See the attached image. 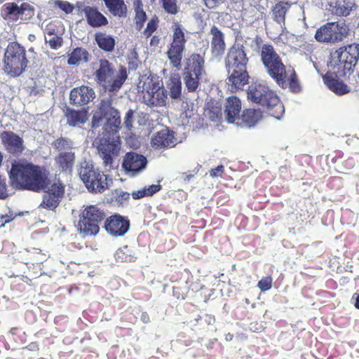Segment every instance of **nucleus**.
<instances>
[{
    "label": "nucleus",
    "instance_id": "obj_1",
    "mask_svg": "<svg viewBox=\"0 0 359 359\" xmlns=\"http://www.w3.org/2000/svg\"><path fill=\"white\" fill-rule=\"evenodd\" d=\"M11 186L18 190L39 192L43 190L39 207L55 210L61 203L65 185L57 180L50 182V171L43 165L34 164L26 160L15 161L8 172Z\"/></svg>",
    "mask_w": 359,
    "mask_h": 359
},
{
    "label": "nucleus",
    "instance_id": "obj_2",
    "mask_svg": "<svg viewBox=\"0 0 359 359\" xmlns=\"http://www.w3.org/2000/svg\"><path fill=\"white\" fill-rule=\"evenodd\" d=\"M112 103L111 99L102 100L91 121L92 128H97L105 119L102 133L95 140L98 154L105 167H111L120 153L121 145L118 135L121 128V117L118 111L112 107Z\"/></svg>",
    "mask_w": 359,
    "mask_h": 359
},
{
    "label": "nucleus",
    "instance_id": "obj_3",
    "mask_svg": "<svg viewBox=\"0 0 359 359\" xmlns=\"http://www.w3.org/2000/svg\"><path fill=\"white\" fill-rule=\"evenodd\" d=\"M260 58L267 74L279 87L283 89L288 88L293 93H299L302 90L295 70L289 69L287 73L286 66L272 45L266 43L262 46Z\"/></svg>",
    "mask_w": 359,
    "mask_h": 359
},
{
    "label": "nucleus",
    "instance_id": "obj_4",
    "mask_svg": "<svg viewBox=\"0 0 359 359\" xmlns=\"http://www.w3.org/2000/svg\"><path fill=\"white\" fill-rule=\"evenodd\" d=\"M247 94L250 100L263 107L269 115L280 119L284 114L283 104L276 93L268 86L252 83L248 86Z\"/></svg>",
    "mask_w": 359,
    "mask_h": 359
},
{
    "label": "nucleus",
    "instance_id": "obj_5",
    "mask_svg": "<svg viewBox=\"0 0 359 359\" xmlns=\"http://www.w3.org/2000/svg\"><path fill=\"white\" fill-rule=\"evenodd\" d=\"M359 60V43L340 47L330 55L329 67L339 76H350Z\"/></svg>",
    "mask_w": 359,
    "mask_h": 359
},
{
    "label": "nucleus",
    "instance_id": "obj_6",
    "mask_svg": "<svg viewBox=\"0 0 359 359\" xmlns=\"http://www.w3.org/2000/svg\"><path fill=\"white\" fill-rule=\"evenodd\" d=\"M97 83L109 92H117L126 81L128 74L126 68L121 67L115 75L113 65L107 59L99 60V67L94 72Z\"/></svg>",
    "mask_w": 359,
    "mask_h": 359
},
{
    "label": "nucleus",
    "instance_id": "obj_7",
    "mask_svg": "<svg viewBox=\"0 0 359 359\" xmlns=\"http://www.w3.org/2000/svg\"><path fill=\"white\" fill-rule=\"evenodd\" d=\"M205 51L199 53L191 54L185 62V67L183 72V79L185 87L188 92L196 91L200 86V81L205 71Z\"/></svg>",
    "mask_w": 359,
    "mask_h": 359
},
{
    "label": "nucleus",
    "instance_id": "obj_8",
    "mask_svg": "<svg viewBox=\"0 0 359 359\" xmlns=\"http://www.w3.org/2000/svg\"><path fill=\"white\" fill-rule=\"evenodd\" d=\"M28 63L25 47L18 42H10L4 53V71L11 76H18L25 70Z\"/></svg>",
    "mask_w": 359,
    "mask_h": 359
},
{
    "label": "nucleus",
    "instance_id": "obj_9",
    "mask_svg": "<svg viewBox=\"0 0 359 359\" xmlns=\"http://www.w3.org/2000/svg\"><path fill=\"white\" fill-rule=\"evenodd\" d=\"M142 102L149 107H163L166 104L168 93L158 77H147L142 86Z\"/></svg>",
    "mask_w": 359,
    "mask_h": 359
},
{
    "label": "nucleus",
    "instance_id": "obj_10",
    "mask_svg": "<svg viewBox=\"0 0 359 359\" xmlns=\"http://www.w3.org/2000/svg\"><path fill=\"white\" fill-rule=\"evenodd\" d=\"M172 28V40L166 54L171 66L179 68L182 64L187 40L183 29L178 22L174 23Z\"/></svg>",
    "mask_w": 359,
    "mask_h": 359
},
{
    "label": "nucleus",
    "instance_id": "obj_11",
    "mask_svg": "<svg viewBox=\"0 0 359 359\" xmlns=\"http://www.w3.org/2000/svg\"><path fill=\"white\" fill-rule=\"evenodd\" d=\"M79 175L90 192L102 193L108 188L107 175L93 165L82 167Z\"/></svg>",
    "mask_w": 359,
    "mask_h": 359
},
{
    "label": "nucleus",
    "instance_id": "obj_12",
    "mask_svg": "<svg viewBox=\"0 0 359 359\" xmlns=\"http://www.w3.org/2000/svg\"><path fill=\"white\" fill-rule=\"evenodd\" d=\"M347 35V29L344 23L327 22L318 28L315 39L320 43H334L343 40Z\"/></svg>",
    "mask_w": 359,
    "mask_h": 359
},
{
    "label": "nucleus",
    "instance_id": "obj_13",
    "mask_svg": "<svg viewBox=\"0 0 359 359\" xmlns=\"http://www.w3.org/2000/svg\"><path fill=\"white\" fill-rule=\"evenodd\" d=\"M248 62L245 48L240 43L230 47L224 60L226 69H247Z\"/></svg>",
    "mask_w": 359,
    "mask_h": 359
},
{
    "label": "nucleus",
    "instance_id": "obj_14",
    "mask_svg": "<svg viewBox=\"0 0 359 359\" xmlns=\"http://www.w3.org/2000/svg\"><path fill=\"white\" fill-rule=\"evenodd\" d=\"M106 231L113 236H122L126 233L130 227V221L126 217L114 214L104 219Z\"/></svg>",
    "mask_w": 359,
    "mask_h": 359
},
{
    "label": "nucleus",
    "instance_id": "obj_15",
    "mask_svg": "<svg viewBox=\"0 0 359 359\" xmlns=\"http://www.w3.org/2000/svg\"><path fill=\"white\" fill-rule=\"evenodd\" d=\"M1 142L6 151L13 156H19L25 149L24 141L13 131L4 130L1 133Z\"/></svg>",
    "mask_w": 359,
    "mask_h": 359
},
{
    "label": "nucleus",
    "instance_id": "obj_16",
    "mask_svg": "<svg viewBox=\"0 0 359 359\" xmlns=\"http://www.w3.org/2000/svg\"><path fill=\"white\" fill-rule=\"evenodd\" d=\"M151 144L156 149H170L177 145V138L174 131L165 128L154 135Z\"/></svg>",
    "mask_w": 359,
    "mask_h": 359
},
{
    "label": "nucleus",
    "instance_id": "obj_17",
    "mask_svg": "<svg viewBox=\"0 0 359 359\" xmlns=\"http://www.w3.org/2000/svg\"><path fill=\"white\" fill-rule=\"evenodd\" d=\"M226 72L228 73L226 83L231 92L243 90L248 83L250 76L247 69H226Z\"/></svg>",
    "mask_w": 359,
    "mask_h": 359
},
{
    "label": "nucleus",
    "instance_id": "obj_18",
    "mask_svg": "<svg viewBox=\"0 0 359 359\" xmlns=\"http://www.w3.org/2000/svg\"><path fill=\"white\" fill-rule=\"evenodd\" d=\"M147 164V158L142 154L129 151L125 154L122 168L133 174H137L144 170Z\"/></svg>",
    "mask_w": 359,
    "mask_h": 359
},
{
    "label": "nucleus",
    "instance_id": "obj_19",
    "mask_svg": "<svg viewBox=\"0 0 359 359\" xmlns=\"http://www.w3.org/2000/svg\"><path fill=\"white\" fill-rule=\"evenodd\" d=\"M95 97L94 90L85 85L74 88L69 94L70 103L75 106H83L88 104Z\"/></svg>",
    "mask_w": 359,
    "mask_h": 359
},
{
    "label": "nucleus",
    "instance_id": "obj_20",
    "mask_svg": "<svg viewBox=\"0 0 359 359\" xmlns=\"http://www.w3.org/2000/svg\"><path fill=\"white\" fill-rule=\"evenodd\" d=\"M344 76H339L334 73L332 68L323 76V81L328 88L337 95H342L349 92V88L339 79Z\"/></svg>",
    "mask_w": 359,
    "mask_h": 359
},
{
    "label": "nucleus",
    "instance_id": "obj_21",
    "mask_svg": "<svg viewBox=\"0 0 359 359\" xmlns=\"http://www.w3.org/2000/svg\"><path fill=\"white\" fill-rule=\"evenodd\" d=\"M210 34L212 35L210 41L212 55L215 57H221L226 50L224 34L216 25L211 27Z\"/></svg>",
    "mask_w": 359,
    "mask_h": 359
},
{
    "label": "nucleus",
    "instance_id": "obj_22",
    "mask_svg": "<svg viewBox=\"0 0 359 359\" xmlns=\"http://www.w3.org/2000/svg\"><path fill=\"white\" fill-rule=\"evenodd\" d=\"M88 24L92 27H100L108 25L107 18L97 8L86 6L82 9Z\"/></svg>",
    "mask_w": 359,
    "mask_h": 359
},
{
    "label": "nucleus",
    "instance_id": "obj_23",
    "mask_svg": "<svg viewBox=\"0 0 359 359\" xmlns=\"http://www.w3.org/2000/svg\"><path fill=\"white\" fill-rule=\"evenodd\" d=\"M100 223L96 222L82 215L79 214V221L76 225L78 232L84 237L95 236L100 232Z\"/></svg>",
    "mask_w": 359,
    "mask_h": 359
},
{
    "label": "nucleus",
    "instance_id": "obj_24",
    "mask_svg": "<svg viewBox=\"0 0 359 359\" xmlns=\"http://www.w3.org/2000/svg\"><path fill=\"white\" fill-rule=\"evenodd\" d=\"M241 111V102L236 96L227 98L224 112L228 123H233L236 118H239Z\"/></svg>",
    "mask_w": 359,
    "mask_h": 359
},
{
    "label": "nucleus",
    "instance_id": "obj_25",
    "mask_svg": "<svg viewBox=\"0 0 359 359\" xmlns=\"http://www.w3.org/2000/svg\"><path fill=\"white\" fill-rule=\"evenodd\" d=\"M67 123L72 127L84 124L88 118V111L86 109L76 110L67 108L65 112Z\"/></svg>",
    "mask_w": 359,
    "mask_h": 359
},
{
    "label": "nucleus",
    "instance_id": "obj_26",
    "mask_svg": "<svg viewBox=\"0 0 359 359\" xmlns=\"http://www.w3.org/2000/svg\"><path fill=\"white\" fill-rule=\"evenodd\" d=\"M75 153L72 151H60L55 158L57 166L63 172H71L75 162Z\"/></svg>",
    "mask_w": 359,
    "mask_h": 359
},
{
    "label": "nucleus",
    "instance_id": "obj_27",
    "mask_svg": "<svg viewBox=\"0 0 359 359\" xmlns=\"http://www.w3.org/2000/svg\"><path fill=\"white\" fill-rule=\"evenodd\" d=\"M109 12L115 17L126 18L128 13V7L124 0H103Z\"/></svg>",
    "mask_w": 359,
    "mask_h": 359
},
{
    "label": "nucleus",
    "instance_id": "obj_28",
    "mask_svg": "<svg viewBox=\"0 0 359 359\" xmlns=\"http://www.w3.org/2000/svg\"><path fill=\"white\" fill-rule=\"evenodd\" d=\"M90 57V54L86 48L77 47L68 54L67 64L69 65H79L82 62H88Z\"/></svg>",
    "mask_w": 359,
    "mask_h": 359
},
{
    "label": "nucleus",
    "instance_id": "obj_29",
    "mask_svg": "<svg viewBox=\"0 0 359 359\" xmlns=\"http://www.w3.org/2000/svg\"><path fill=\"white\" fill-rule=\"evenodd\" d=\"M95 41L98 47L105 52L111 53L114 50L116 45L115 39L105 32H97L95 34Z\"/></svg>",
    "mask_w": 359,
    "mask_h": 359
},
{
    "label": "nucleus",
    "instance_id": "obj_30",
    "mask_svg": "<svg viewBox=\"0 0 359 359\" xmlns=\"http://www.w3.org/2000/svg\"><path fill=\"white\" fill-rule=\"evenodd\" d=\"M82 216L93 219L96 222L102 223L104 221L107 214L103 209L96 205H89L84 207L80 212Z\"/></svg>",
    "mask_w": 359,
    "mask_h": 359
},
{
    "label": "nucleus",
    "instance_id": "obj_31",
    "mask_svg": "<svg viewBox=\"0 0 359 359\" xmlns=\"http://www.w3.org/2000/svg\"><path fill=\"white\" fill-rule=\"evenodd\" d=\"M290 7L287 1H280L272 8L273 20L281 27L285 25V15Z\"/></svg>",
    "mask_w": 359,
    "mask_h": 359
},
{
    "label": "nucleus",
    "instance_id": "obj_32",
    "mask_svg": "<svg viewBox=\"0 0 359 359\" xmlns=\"http://www.w3.org/2000/svg\"><path fill=\"white\" fill-rule=\"evenodd\" d=\"M27 6V4H22L18 6L15 2H8L3 5L2 11L9 18L16 20L24 13Z\"/></svg>",
    "mask_w": 359,
    "mask_h": 359
},
{
    "label": "nucleus",
    "instance_id": "obj_33",
    "mask_svg": "<svg viewBox=\"0 0 359 359\" xmlns=\"http://www.w3.org/2000/svg\"><path fill=\"white\" fill-rule=\"evenodd\" d=\"M242 121L248 128L254 126L262 118V111L254 109H245L242 114Z\"/></svg>",
    "mask_w": 359,
    "mask_h": 359
},
{
    "label": "nucleus",
    "instance_id": "obj_34",
    "mask_svg": "<svg viewBox=\"0 0 359 359\" xmlns=\"http://www.w3.org/2000/svg\"><path fill=\"white\" fill-rule=\"evenodd\" d=\"M170 95L172 99H177L182 93V82L180 77L171 78L168 83Z\"/></svg>",
    "mask_w": 359,
    "mask_h": 359
},
{
    "label": "nucleus",
    "instance_id": "obj_35",
    "mask_svg": "<svg viewBox=\"0 0 359 359\" xmlns=\"http://www.w3.org/2000/svg\"><path fill=\"white\" fill-rule=\"evenodd\" d=\"M73 145L74 142L71 139L63 137L56 139L53 142V148L58 151H72V149H73Z\"/></svg>",
    "mask_w": 359,
    "mask_h": 359
},
{
    "label": "nucleus",
    "instance_id": "obj_36",
    "mask_svg": "<svg viewBox=\"0 0 359 359\" xmlns=\"http://www.w3.org/2000/svg\"><path fill=\"white\" fill-rule=\"evenodd\" d=\"M47 34L52 37L48 40H46V42L48 43L51 49H58L62 46L63 39L62 37L55 34L53 29H47Z\"/></svg>",
    "mask_w": 359,
    "mask_h": 359
},
{
    "label": "nucleus",
    "instance_id": "obj_37",
    "mask_svg": "<svg viewBox=\"0 0 359 359\" xmlns=\"http://www.w3.org/2000/svg\"><path fill=\"white\" fill-rule=\"evenodd\" d=\"M159 1L165 13L168 14L176 15L180 11L177 0H159Z\"/></svg>",
    "mask_w": 359,
    "mask_h": 359
},
{
    "label": "nucleus",
    "instance_id": "obj_38",
    "mask_svg": "<svg viewBox=\"0 0 359 359\" xmlns=\"http://www.w3.org/2000/svg\"><path fill=\"white\" fill-rule=\"evenodd\" d=\"M158 27V20L157 18H151L147 23L146 28L143 31L144 36L148 39L151 37L153 33Z\"/></svg>",
    "mask_w": 359,
    "mask_h": 359
},
{
    "label": "nucleus",
    "instance_id": "obj_39",
    "mask_svg": "<svg viewBox=\"0 0 359 359\" xmlns=\"http://www.w3.org/2000/svg\"><path fill=\"white\" fill-rule=\"evenodd\" d=\"M272 278L271 276H268L262 278L257 283V287L262 292L270 290L272 287Z\"/></svg>",
    "mask_w": 359,
    "mask_h": 359
},
{
    "label": "nucleus",
    "instance_id": "obj_40",
    "mask_svg": "<svg viewBox=\"0 0 359 359\" xmlns=\"http://www.w3.org/2000/svg\"><path fill=\"white\" fill-rule=\"evenodd\" d=\"M135 19L137 29H141L147 20L146 13L144 11L140 10L135 11Z\"/></svg>",
    "mask_w": 359,
    "mask_h": 359
},
{
    "label": "nucleus",
    "instance_id": "obj_41",
    "mask_svg": "<svg viewBox=\"0 0 359 359\" xmlns=\"http://www.w3.org/2000/svg\"><path fill=\"white\" fill-rule=\"evenodd\" d=\"M56 6L63 11L66 14L72 13L74 10V6L68 1H64L61 0H57L55 2Z\"/></svg>",
    "mask_w": 359,
    "mask_h": 359
},
{
    "label": "nucleus",
    "instance_id": "obj_42",
    "mask_svg": "<svg viewBox=\"0 0 359 359\" xmlns=\"http://www.w3.org/2000/svg\"><path fill=\"white\" fill-rule=\"evenodd\" d=\"M134 121V111L132 109L128 110L125 116L124 126L128 130H131Z\"/></svg>",
    "mask_w": 359,
    "mask_h": 359
},
{
    "label": "nucleus",
    "instance_id": "obj_43",
    "mask_svg": "<svg viewBox=\"0 0 359 359\" xmlns=\"http://www.w3.org/2000/svg\"><path fill=\"white\" fill-rule=\"evenodd\" d=\"M162 189V186L159 184H152L149 187H145L144 189L146 190V195L148 196H151L154 194L158 192Z\"/></svg>",
    "mask_w": 359,
    "mask_h": 359
},
{
    "label": "nucleus",
    "instance_id": "obj_44",
    "mask_svg": "<svg viewBox=\"0 0 359 359\" xmlns=\"http://www.w3.org/2000/svg\"><path fill=\"white\" fill-rule=\"evenodd\" d=\"M15 218L13 214L9 212V214L1 215H0V227H3L6 224H8L13 221Z\"/></svg>",
    "mask_w": 359,
    "mask_h": 359
},
{
    "label": "nucleus",
    "instance_id": "obj_45",
    "mask_svg": "<svg viewBox=\"0 0 359 359\" xmlns=\"http://www.w3.org/2000/svg\"><path fill=\"white\" fill-rule=\"evenodd\" d=\"M224 172V167L222 165L217 166L210 170V175L212 177H221Z\"/></svg>",
    "mask_w": 359,
    "mask_h": 359
},
{
    "label": "nucleus",
    "instance_id": "obj_46",
    "mask_svg": "<svg viewBox=\"0 0 359 359\" xmlns=\"http://www.w3.org/2000/svg\"><path fill=\"white\" fill-rule=\"evenodd\" d=\"M205 6L210 8H215L219 5L223 4L225 0H203Z\"/></svg>",
    "mask_w": 359,
    "mask_h": 359
},
{
    "label": "nucleus",
    "instance_id": "obj_47",
    "mask_svg": "<svg viewBox=\"0 0 359 359\" xmlns=\"http://www.w3.org/2000/svg\"><path fill=\"white\" fill-rule=\"evenodd\" d=\"M350 10L345 6H336L335 7V13L339 16H347L349 15Z\"/></svg>",
    "mask_w": 359,
    "mask_h": 359
},
{
    "label": "nucleus",
    "instance_id": "obj_48",
    "mask_svg": "<svg viewBox=\"0 0 359 359\" xmlns=\"http://www.w3.org/2000/svg\"><path fill=\"white\" fill-rule=\"evenodd\" d=\"M131 196L135 200L140 199L144 197H147V196L146 195V190L144 189V187L142 189L133 191Z\"/></svg>",
    "mask_w": 359,
    "mask_h": 359
},
{
    "label": "nucleus",
    "instance_id": "obj_49",
    "mask_svg": "<svg viewBox=\"0 0 359 359\" xmlns=\"http://www.w3.org/2000/svg\"><path fill=\"white\" fill-rule=\"evenodd\" d=\"M130 198V194L128 192H121L120 193L116 198V201L121 203H123L124 201H128Z\"/></svg>",
    "mask_w": 359,
    "mask_h": 359
},
{
    "label": "nucleus",
    "instance_id": "obj_50",
    "mask_svg": "<svg viewBox=\"0 0 359 359\" xmlns=\"http://www.w3.org/2000/svg\"><path fill=\"white\" fill-rule=\"evenodd\" d=\"M160 43V38L158 35H154L151 36L149 42L151 47H157Z\"/></svg>",
    "mask_w": 359,
    "mask_h": 359
},
{
    "label": "nucleus",
    "instance_id": "obj_51",
    "mask_svg": "<svg viewBox=\"0 0 359 359\" xmlns=\"http://www.w3.org/2000/svg\"><path fill=\"white\" fill-rule=\"evenodd\" d=\"M134 6H135V11H138L140 10L144 11L143 4H142L141 0H135V1L134 3Z\"/></svg>",
    "mask_w": 359,
    "mask_h": 359
},
{
    "label": "nucleus",
    "instance_id": "obj_52",
    "mask_svg": "<svg viewBox=\"0 0 359 359\" xmlns=\"http://www.w3.org/2000/svg\"><path fill=\"white\" fill-rule=\"evenodd\" d=\"M354 306L357 309H359V294L357 296L355 299Z\"/></svg>",
    "mask_w": 359,
    "mask_h": 359
},
{
    "label": "nucleus",
    "instance_id": "obj_53",
    "mask_svg": "<svg viewBox=\"0 0 359 359\" xmlns=\"http://www.w3.org/2000/svg\"><path fill=\"white\" fill-rule=\"evenodd\" d=\"M193 177V175H186L184 180L185 181H189L190 179Z\"/></svg>",
    "mask_w": 359,
    "mask_h": 359
},
{
    "label": "nucleus",
    "instance_id": "obj_54",
    "mask_svg": "<svg viewBox=\"0 0 359 359\" xmlns=\"http://www.w3.org/2000/svg\"><path fill=\"white\" fill-rule=\"evenodd\" d=\"M3 159H4V155H3L2 152L0 151V166L2 165Z\"/></svg>",
    "mask_w": 359,
    "mask_h": 359
},
{
    "label": "nucleus",
    "instance_id": "obj_55",
    "mask_svg": "<svg viewBox=\"0 0 359 359\" xmlns=\"http://www.w3.org/2000/svg\"><path fill=\"white\" fill-rule=\"evenodd\" d=\"M337 178H338L337 177H332L330 178V180H336V179H337Z\"/></svg>",
    "mask_w": 359,
    "mask_h": 359
},
{
    "label": "nucleus",
    "instance_id": "obj_56",
    "mask_svg": "<svg viewBox=\"0 0 359 359\" xmlns=\"http://www.w3.org/2000/svg\"><path fill=\"white\" fill-rule=\"evenodd\" d=\"M156 0H151V2H154Z\"/></svg>",
    "mask_w": 359,
    "mask_h": 359
}]
</instances>
